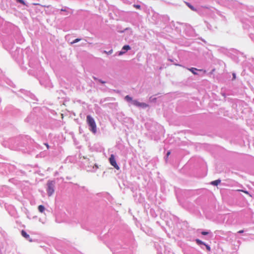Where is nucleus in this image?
Wrapping results in <instances>:
<instances>
[{"label": "nucleus", "instance_id": "obj_1", "mask_svg": "<svg viewBox=\"0 0 254 254\" xmlns=\"http://www.w3.org/2000/svg\"><path fill=\"white\" fill-rule=\"evenodd\" d=\"M14 40L21 44L24 39L18 27L12 23L5 21L0 16V41L3 47L9 51L12 58L20 66L23 70H26L32 65V49L27 46L24 50L18 47H15Z\"/></svg>", "mask_w": 254, "mask_h": 254}, {"label": "nucleus", "instance_id": "obj_2", "mask_svg": "<svg viewBox=\"0 0 254 254\" xmlns=\"http://www.w3.org/2000/svg\"><path fill=\"white\" fill-rule=\"evenodd\" d=\"M31 138L28 135L20 134L8 139L6 143L11 150H20L23 153L30 154L31 152Z\"/></svg>", "mask_w": 254, "mask_h": 254}, {"label": "nucleus", "instance_id": "obj_3", "mask_svg": "<svg viewBox=\"0 0 254 254\" xmlns=\"http://www.w3.org/2000/svg\"><path fill=\"white\" fill-rule=\"evenodd\" d=\"M11 189L9 187L4 185L0 187V198H5L11 193Z\"/></svg>", "mask_w": 254, "mask_h": 254}, {"label": "nucleus", "instance_id": "obj_4", "mask_svg": "<svg viewBox=\"0 0 254 254\" xmlns=\"http://www.w3.org/2000/svg\"><path fill=\"white\" fill-rule=\"evenodd\" d=\"M86 121L90 127V130L94 133H96L97 130L96 125L94 119L90 115H88L86 117Z\"/></svg>", "mask_w": 254, "mask_h": 254}, {"label": "nucleus", "instance_id": "obj_5", "mask_svg": "<svg viewBox=\"0 0 254 254\" xmlns=\"http://www.w3.org/2000/svg\"><path fill=\"white\" fill-rule=\"evenodd\" d=\"M0 78L1 79V81L5 83L7 85H9V86L13 88H16V85L13 82V81L8 78L7 77H5L4 75L2 73V70L0 69Z\"/></svg>", "mask_w": 254, "mask_h": 254}, {"label": "nucleus", "instance_id": "obj_6", "mask_svg": "<svg viewBox=\"0 0 254 254\" xmlns=\"http://www.w3.org/2000/svg\"><path fill=\"white\" fill-rule=\"evenodd\" d=\"M5 208L8 214L11 217L15 219H17L19 217L18 213L15 208L13 205H8L7 206H5Z\"/></svg>", "mask_w": 254, "mask_h": 254}, {"label": "nucleus", "instance_id": "obj_7", "mask_svg": "<svg viewBox=\"0 0 254 254\" xmlns=\"http://www.w3.org/2000/svg\"><path fill=\"white\" fill-rule=\"evenodd\" d=\"M55 182L52 181H49L47 183V193L49 196H51L54 192Z\"/></svg>", "mask_w": 254, "mask_h": 254}, {"label": "nucleus", "instance_id": "obj_8", "mask_svg": "<svg viewBox=\"0 0 254 254\" xmlns=\"http://www.w3.org/2000/svg\"><path fill=\"white\" fill-rule=\"evenodd\" d=\"M109 162H110L111 165L112 166H114V167L115 168H116L117 170H118L120 169V167L118 165V164L116 162L115 158V156L113 154L111 155V156L109 158Z\"/></svg>", "mask_w": 254, "mask_h": 254}, {"label": "nucleus", "instance_id": "obj_9", "mask_svg": "<svg viewBox=\"0 0 254 254\" xmlns=\"http://www.w3.org/2000/svg\"><path fill=\"white\" fill-rule=\"evenodd\" d=\"M21 236L26 240L32 242V238H30V235L24 230H22L20 232Z\"/></svg>", "mask_w": 254, "mask_h": 254}, {"label": "nucleus", "instance_id": "obj_10", "mask_svg": "<svg viewBox=\"0 0 254 254\" xmlns=\"http://www.w3.org/2000/svg\"><path fill=\"white\" fill-rule=\"evenodd\" d=\"M18 92L22 93L25 96V97L31 98L32 97V93L30 91L26 90L24 89H20Z\"/></svg>", "mask_w": 254, "mask_h": 254}, {"label": "nucleus", "instance_id": "obj_11", "mask_svg": "<svg viewBox=\"0 0 254 254\" xmlns=\"http://www.w3.org/2000/svg\"><path fill=\"white\" fill-rule=\"evenodd\" d=\"M132 104L134 106H137V107H140L142 108H146L148 106V105L145 103H140L137 101V100H133L132 101Z\"/></svg>", "mask_w": 254, "mask_h": 254}, {"label": "nucleus", "instance_id": "obj_12", "mask_svg": "<svg viewBox=\"0 0 254 254\" xmlns=\"http://www.w3.org/2000/svg\"><path fill=\"white\" fill-rule=\"evenodd\" d=\"M16 3L21 4V6L28 7V3L25 0H16Z\"/></svg>", "mask_w": 254, "mask_h": 254}, {"label": "nucleus", "instance_id": "obj_13", "mask_svg": "<svg viewBox=\"0 0 254 254\" xmlns=\"http://www.w3.org/2000/svg\"><path fill=\"white\" fill-rule=\"evenodd\" d=\"M22 211L26 214V215H27V217L28 218H29V219H31V218L30 217V213L26 207H23V208H22Z\"/></svg>", "mask_w": 254, "mask_h": 254}, {"label": "nucleus", "instance_id": "obj_14", "mask_svg": "<svg viewBox=\"0 0 254 254\" xmlns=\"http://www.w3.org/2000/svg\"><path fill=\"white\" fill-rule=\"evenodd\" d=\"M8 169L9 170V171H14L15 173H17L18 172L17 169L15 167L14 165H9Z\"/></svg>", "mask_w": 254, "mask_h": 254}, {"label": "nucleus", "instance_id": "obj_15", "mask_svg": "<svg viewBox=\"0 0 254 254\" xmlns=\"http://www.w3.org/2000/svg\"><path fill=\"white\" fill-rule=\"evenodd\" d=\"M32 120V117L31 116V115H29L24 120V121L25 123H31V121Z\"/></svg>", "mask_w": 254, "mask_h": 254}, {"label": "nucleus", "instance_id": "obj_16", "mask_svg": "<svg viewBox=\"0 0 254 254\" xmlns=\"http://www.w3.org/2000/svg\"><path fill=\"white\" fill-rule=\"evenodd\" d=\"M221 182L220 180H217L211 182V184L214 186H217Z\"/></svg>", "mask_w": 254, "mask_h": 254}, {"label": "nucleus", "instance_id": "obj_17", "mask_svg": "<svg viewBox=\"0 0 254 254\" xmlns=\"http://www.w3.org/2000/svg\"><path fill=\"white\" fill-rule=\"evenodd\" d=\"M3 198H0V205L1 206H2V205H4L5 206H6L5 205L6 204L5 202V198H3L4 199H2Z\"/></svg>", "mask_w": 254, "mask_h": 254}, {"label": "nucleus", "instance_id": "obj_18", "mask_svg": "<svg viewBox=\"0 0 254 254\" xmlns=\"http://www.w3.org/2000/svg\"><path fill=\"white\" fill-rule=\"evenodd\" d=\"M185 3L192 10H193V11H196V9L192 5H191L190 3H189L188 2H185Z\"/></svg>", "mask_w": 254, "mask_h": 254}, {"label": "nucleus", "instance_id": "obj_19", "mask_svg": "<svg viewBox=\"0 0 254 254\" xmlns=\"http://www.w3.org/2000/svg\"><path fill=\"white\" fill-rule=\"evenodd\" d=\"M38 210L41 213L43 212L45 210V207L42 205H39L38 206Z\"/></svg>", "mask_w": 254, "mask_h": 254}, {"label": "nucleus", "instance_id": "obj_20", "mask_svg": "<svg viewBox=\"0 0 254 254\" xmlns=\"http://www.w3.org/2000/svg\"><path fill=\"white\" fill-rule=\"evenodd\" d=\"M188 69L193 74H197V73L195 72V70H196L197 69L194 67H191L190 68H188Z\"/></svg>", "mask_w": 254, "mask_h": 254}, {"label": "nucleus", "instance_id": "obj_21", "mask_svg": "<svg viewBox=\"0 0 254 254\" xmlns=\"http://www.w3.org/2000/svg\"><path fill=\"white\" fill-rule=\"evenodd\" d=\"M125 99L128 101V102H130V101H131L132 102V98L130 97L128 95H127L126 97H125Z\"/></svg>", "mask_w": 254, "mask_h": 254}, {"label": "nucleus", "instance_id": "obj_22", "mask_svg": "<svg viewBox=\"0 0 254 254\" xmlns=\"http://www.w3.org/2000/svg\"><path fill=\"white\" fill-rule=\"evenodd\" d=\"M196 243L198 245H205V243L199 239L195 240Z\"/></svg>", "mask_w": 254, "mask_h": 254}, {"label": "nucleus", "instance_id": "obj_23", "mask_svg": "<svg viewBox=\"0 0 254 254\" xmlns=\"http://www.w3.org/2000/svg\"><path fill=\"white\" fill-rule=\"evenodd\" d=\"M80 40H81V39H80V38H76L74 40H73L72 42H71L70 43V44H71V45L73 44H74L75 43L79 42Z\"/></svg>", "mask_w": 254, "mask_h": 254}, {"label": "nucleus", "instance_id": "obj_24", "mask_svg": "<svg viewBox=\"0 0 254 254\" xmlns=\"http://www.w3.org/2000/svg\"><path fill=\"white\" fill-rule=\"evenodd\" d=\"M4 248V243L0 241V250L2 251Z\"/></svg>", "mask_w": 254, "mask_h": 254}, {"label": "nucleus", "instance_id": "obj_25", "mask_svg": "<svg viewBox=\"0 0 254 254\" xmlns=\"http://www.w3.org/2000/svg\"><path fill=\"white\" fill-rule=\"evenodd\" d=\"M130 49V47L128 45H125L123 47V50H125L127 51Z\"/></svg>", "mask_w": 254, "mask_h": 254}, {"label": "nucleus", "instance_id": "obj_26", "mask_svg": "<svg viewBox=\"0 0 254 254\" xmlns=\"http://www.w3.org/2000/svg\"><path fill=\"white\" fill-rule=\"evenodd\" d=\"M133 6L137 8V9H140V5L138 4H134Z\"/></svg>", "mask_w": 254, "mask_h": 254}, {"label": "nucleus", "instance_id": "obj_27", "mask_svg": "<svg viewBox=\"0 0 254 254\" xmlns=\"http://www.w3.org/2000/svg\"><path fill=\"white\" fill-rule=\"evenodd\" d=\"M204 245L205 246L207 250L208 251H210V246L207 245H206V244H205Z\"/></svg>", "mask_w": 254, "mask_h": 254}, {"label": "nucleus", "instance_id": "obj_28", "mask_svg": "<svg viewBox=\"0 0 254 254\" xmlns=\"http://www.w3.org/2000/svg\"><path fill=\"white\" fill-rule=\"evenodd\" d=\"M201 234L203 235H206L208 234V232H205V231H202L201 232Z\"/></svg>", "mask_w": 254, "mask_h": 254}, {"label": "nucleus", "instance_id": "obj_29", "mask_svg": "<svg viewBox=\"0 0 254 254\" xmlns=\"http://www.w3.org/2000/svg\"><path fill=\"white\" fill-rule=\"evenodd\" d=\"M238 191H241L242 192H244V193H246V194H249V192L247 190H238Z\"/></svg>", "mask_w": 254, "mask_h": 254}, {"label": "nucleus", "instance_id": "obj_30", "mask_svg": "<svg viewBox=\"0 0 254 254\" xmlns=\"http://www.w3.org/2000/svg\"><path fill=\"white\" fill-rule=\"evenodd\" d=\"M2 237H3V239H5V236H4V235H5V232L4 231H3L2 232H0Z\"/></svg>", "mask_w": 254, "mask_h": 254}, {"label": "nucleus", "instance_id": "obj_31", "mask_svg": "<svg viewBox=\"0 0 254 254\" xmlns=\"http://www.w3.org/2000/svg\"><path fill=\"white\" fill-rule=\"evenodd\" d=\"M171 154V152L170 151H168V152L167 153V157H166V160L167 159L168 157H169V156L170 155V154Z\"/></svg>", "mask_w": 254, "mask_h": 254}, {"label": "nucleus", "instance_id": "obj_32", "mask_svg": "<svg viewBox=\"0 0 254 254\" xmlns=\"http://www.w3.org/2000/svg\"><path fill=\"white\" fill-rule=\"evenodd\" d=\"M104 52H105V53H107V54H110L112 53V52H113V50H110V51L109 52H107L106 51H104Z\"/></svg>", "mask_w": 254, "mask_h": 254}, {"label": "nucleus", "instance_id": "obj_33", "mask_svg": "<svg viewBox=\"0 0 254 254\" xmlns=\"http://www.w3.org/2000/svg\"><path fill=\"white\" fill-rule=\"evenodd\" d=\"M28 73L29 74V75H31L32 74V73H31V70L30 69H29L28 70Z\"/></svg>", "mask_w": 254, "mask_h": 254}, {"label": "nucleus", "instance_id": "obj_34", "mask_svg": "<svg viewBox=\"0 0 254 254\" xmlns=\"http://www.w3.org/2000/svg\"><path fill=\"white\" fill-rule=\"evenodd\" d=\"M9 181L10 182H12V183H13V182L15 181V180L12 178V179H10L9 180Z\"/></svg>", "mask_w": 254, "mask_h": 254}, {"label": "nucleus", "instance_id": "obj_35", "mask_svg": "<svg viewBox=\"0 0 254 254\" xmlns=\"http://www.w3.org/2000/svg\"><path fill=\"white\" fill-rule=\"evenodd\" d=\"M98 81H99L100 83H102V84H104V83H105V81H102V80H100V79H98Z\"/></svg>", "mask_w": 254, "mask_h": 254}, {"label": "nucleus", "instance_id": "obj_36", "mask_svg": "<svg viewBox=\"0 0 254 254\" xmlns=\"http://www.w3.org/2000/svg\"><path fill=\"white\" fill-rule=\"evenodd\" d=\"M243 232H244V231H243V230H240V231H238V233H243Z\"/></svg>", "mask_w": 254, "mask_h": 254}, {"label": "nucleus", "instance_id": "obj_37", "mask_svg": "<svg viewBox=\"0 0 254 254\" xmlns=\"http://www.w3.org/2000/svg\"><path fill=\"white\" fill-rule=\"evenodd\" d=\"M45 145H46V146H47V148H49V146L48 144L46 143V144H45Z\"/></svg>", "mask_w": 254, "mask_h": 254}, {"label": "nucleus", "instance_id": "obj_38", "mask_svg": "<svg viewBox=\"0 0 254 254\" xmlns=\"http://www.w3.org/2000/svg\"><path fill=\"white\" fill-rule=\"evenodd\" d=\"M0 254H4L2 251L0 250Z\"/></svg>", "mask_w": 254, "mask_h": 254}, {"label": "nucleus", "instance_id": "obj_39", "mask_svg": "<svg viewBox=\"0 0 254 254\" xmlns=\"http://www.w3.org/2000/svg\"><path fill=\"white\" fill-rule=\"evenodd\" d=\"M125 52H121L119 54L120 55L123 54V53H124Z\"/></svg>", "mask_w": 254, "mask_h": 254}, {"label": "nucleus", "instance_id": "obj_40", "mask_svg": "<svg viewBox=\"0 0 254 254\" xmlns=\"http://www.w3.org/2000/svg\"><path fill=\"white\" fill-rule=\"evenodd\" d=\"M233 78H236V75H235V73H233Z\"/></svg>", "mask_w": 254, "mask_h": 254}, {"label": "nucleus", "instance_id": "obj_41", "mask_svg": "<svg viewBox=\"0 0 254 254\" xmlns=\"http://www.w3.org/2000/svg\"><path fill=\"white\" fill-rule=\"evenodd\" d=\"M20 171L21 172V173L22 174H24L25 173V172L24 171H21V170H20Z\"/></svg>", "mask_w": 254, "mask_h": 254}, {"label": "nucleus", "instance_id": "obj_42", "mask_svg": "<svg viewBox=\"0 0 254 254\" xmlns=\"http://www.w3.org/2000/svg\"><path fill=\"white\" fill-rule=\"evenodd\" d=\"M61 10L62 11H66V10L65 9H61Z\"/></svg>", "mask_w": 254, "mask_h": 254}, {"label": "nucleus", "instance_id": "obj_43", "mask_svg": "<svg viewBox=\"0 0 254 254\" xmlns=\"http://www.w3.org/2000/svg\"><path fill=\"white\" fill-rule=\"evenodd\" d=\"M93 78L95 79V80H98L97 78L95 77H93Z\"/></svg>", "mask_w": 254, "mask_h": 254}, {"label": "nucleus", "instance_id": "obj_44", "mask_svg": "<svg viewBox=\"0 0 254 254\" xmlns=\"http://www.w3.org/2000/svg\"><path fill=\"white\" fill-rule=\"evenodd\" d=\"M29 202H30V204L32 205V200H30Z\"/></svg>", "mask_w": 254, "mask_h": 254}, {"label": "nucleus", "instance_id": "obj_45", "mask_svg": "<svg viewBox=\"0 0 254 254\" xmlns=\"http://www.w3.org/2000/svg\"><path fill=\"white\" fill-rule=\"evenodd\" d=\"M15 222H16V223H19V221H18V220H16V221H15Z\"/></svg>", "mask_w": 254, "mask_h": 254}, {"label": "nucleus", "instance_id": "obj_46", "mask_svg": "<svg viewBox=\"0 0 254 254\" xmlns=\"http://www.w3.org/2000/svg\"><path fill=\"white\" fill-rule=\"evenodd\" d=\"M12 92H14V93H16V91H15L14 90H12Z\"/></svg>", "mask_w": 254, "mask_h": 254}, {"label": "nucleus", "instance_id": "obj_47", "mask_svg": "<svg viewBox=\"0 0 254 254\" xmlns=\"http://www.w3.org/2000/svg\"><path fill=\"white\" fill-rule=\"evenodd\" d=\"M33 4H35V5H36V4H37V3H33Z\"/></svg>", "mask_w": 254, "mask_h": 254}, {"label": "nucleus", "instance_id": "obj_48", "mask_svg": "<svg viewBox=\"0 0 254 254\" xmlns=\"http://www.w3.org/2000/svg\"><path fill=\"white\" fill-rule=\"evenodd\" d=\"M16 95H17V96H19V94H18V93H16Z\"/></svg>", "mask_w": 254, "mask_h": 254}]
</instances>
